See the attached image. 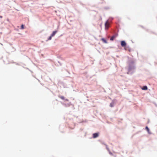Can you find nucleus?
Here are the masks:
<instances>
[{
  "mask_svg": "<svg viewBox=\"0 0 157 157\" xmlns=\"http://www.w3.org/2000/svg\"><path fill=\"white\" fill-rule=\"evenodd\" d=\"M105 29L107 30L109 27V23L108 21H107L105 23Z\"/></svg>",
  "mask_w": 157,
  "mask_h": 157,
  "instance_id": "obj_1",
  "label": "nucleus"
},
{
  "mask_svg": "<svg viewBox=\"0 0 157 157\" xmlns=\"http://www.w3.org/2000/svg\"><path fill=\"white\" fill-rule=\"evenodd\" d=\"M118 36V34H116L114 35H113L110 38L111 40H113L114 38H116Z\"/></svg>",
  "mask_w": 157,
  "mask_h": 157,
  "instance_id": "obj_2",
  "label": "nucleus"
},
{
  "mask_svg": "<svg viewBox=\"0 0 157 157\" xmlns=\"http://www.w3.org/2000/svg\"><path fill=\"white\" fill-rule=\"evenodd\" d=\"M121 45L122 47H125L126 46V44L124 41H122L121 42Z\"/></svg>",
  "mask_w": 157,
  "mask_h": 157,
  "instance_id": "obj_3",
  "label": "nucleus"
},
{
  "mask_svg": "<svg viewBox=\"0 0 157 157\" xmlns=\"http://www.w3.org/2000/svg\"><path fill=\"white\" fill-rule=\"evenodd\" d=\"M98 133H94L93 134V138H96L98 137Z\"/></svg>",
  "mask_w": 157,
  "mask_h": 157,
  "instance_id": "obj_4",
  "label": "nucleus"
},
{
  "mask_svg": "<svg viewBox=\"0 0 157 157\" xmlns=\"http://www.w3.org/2000/svg\"><path fill=\"white\" fill-rule=\"evenodd\" d=\"M57 32V31H55L53 32L52 34L51 35V36H53Z\"/></svg>",
  "mask_w": 157,
  "mask_h": 157,
  "instance_id": "obj_5",
  "label": "nucleus"
},
{
  "mask_svg": "<svg viewBox=\"0 0 157 157\" xmlns=\"http://www.w3.org/2000/svg\"><path fill=\"white\" fill-rule=\"evenodd\" d=\"M143 90H147V86H144L142 88Z\"/></svg>",
  "mask_w": 157,
  "mask_h": 157,
  "instance_id": "obj_6",
  "label": "nucleus"
},
{
  "mask_svg": "<svg viewBox=\"0 0 157 157\" xmlns=\"http://www.w3.org/2000/svg\"><path fill=\"white\" fill-rule=\"evenodd\" d=\"M145 129H146V130L147 131V132L148 133H149V129L148 128V127L147 126H146V127Z\"/></svg>",
  "mask_w": 157,
  "mask_h": 157,
  "instance_id": "obj_7",
  "label": "nucleus"
},
{
  "mask_svg": "<svg viewBox=\"0 0 157 157\" xmlns=\"http://www.w3.org/2000/svg\"><path fill=\"white\" fill-rule=\"evenodd\" d=\"M102 41L105 43H107L106 41L104 38H102L101 39Z\"/></svg>",
  "mask_w": 157,
  "mask_h": 157,
  "instance_id": "obj_8",
  "label": "nucleus"
},
{
  "mask_svg": "<svg viewBox=\"0 0 157 157\" xmlns=\"http://www.w3.org/2000/svg\"><path fill=\"white\" fill-rule=\"evenodd\" d=\"M59 98L63 100L64 99V98L63 96H59Z\"/></svg>",
  "mask_w": 157,
  "mask_h": 157,
  "instance_id": "obj_9",
  "label": "nucleus"
},
{
  "mask_svg": "<svg viewBox=\"0 0 157 157\" xmlns=\"http://www.w3.org/2000/svg\"><path fill=\"white\" fill-rule=\"evenodd\" d=\"M110 106L111 107H113V104L112 103H110Z\"/></svg>",
  "mask_w": 157,
  "mask_h": 157,
  "instance_id": "obj_10",
  "label": "nucleus"
},
{
  "mask_svg": "<svg viewBox=\"0 0 157 157\" xmlns=\"http://www.w3.org/2000/svg\"><path fill=\"white\" fill-rule=\"evenodd\" d=\"M24 25H22L21 26V29H24Z\"/></svg>",
  "mask_w": 157,
  "mask_h": 157,
  "instance_id": "obj_11",
  "label": "nucleus"
},
{
  "mask_svg": "<svg viewBox=\"0 0 157 157\" xmlns=\"http://www.w3.org/2000/svg\"><path fill=\"white\" fill-rule=\"evenodd\" d=\"M52 36H51V35L49 37V38L48 39V40H51L52 39Z\"/></svg>",
  "mask_w": 157,
  "mask_h": 157,
  "instance_id": "obj_12",
  "label": "nucleus"
},
{
  "mask_svg": "<svg viewBox=\"0 0 157 157\" xmlns=\"http://www.w3.org/2000/svg\"><path fill=\"white\" fill-rule=\"evenodd\" d=\"M65 100H66V101H68V99H65Z\"/></svg>",
  "mask_w": 157,
  "mask_h": 157,
  "instance_id": "obj_13",
  "label": "nucleus"
},
{
  "mask_svg": "<svg viewBox=\"0 0 157 157\" xmlns=\"http://www.w3.org/2000/svg\"><path fill=\"white\" fill-rule=\"evenodd\" d=\"M0 17L2 18V16H0Z\"/></svg>",
  "mask_w": 157,
  "mask_h": 157,
  "instance_id": "obj_14",
  "label": "nucleus"
}]
</instances>
